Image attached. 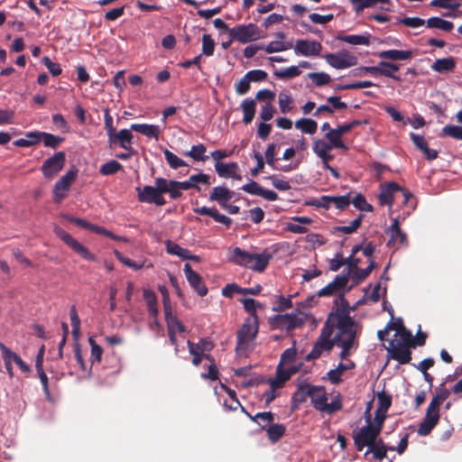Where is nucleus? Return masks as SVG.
Segmentation results:
<instances>
[{
	"label": "nucleus",
	"instance_id": "1",
	"mask_svg": "<svg viewBox=\"0 0 462 462\" xmlns=\"http://www.w3.org/2000/svg\"><path fill=\"white\" fill-rule=\"evenodd\" d=\"M328 328L336 331L334 340L336 345H346L358 347L357 338L362 331V325L353 318L343 317L334 322H327Z\"/></svg>",
	"mask_w": 462,
	"mask_h": 462
},
{
	"label": "nucleus",
	"instance_id": "2",
	"mask_svg": "<svg viewBox=\"0 0 462 462\" xmlns=\"http://www.w3.org/2000/svg\"><path fill=\"white\" fill-rule=\"evenodd\" d=\"M272 258L273 254L268 249H264L261 254H251L236 247L232 252L230 260L236 264L262 273L266 269Z\"/></svg>",
	"mask_w": 462,
	"mask_h": 462
},
{
	"label": "nucleus",
	"instance_id": "3",
	"mask_svg": "<svg viewBox=\"0 0 462 462\" xmlns=\"http://www.w3.org/2000/svg\"><path fill=\"white\" fill-rule=\"evenodd\" d=\"M311 392L310 398L311 404L317 411L333 414L342 409V399L339 393L335 396L331 402L328 403V396L324 386L313 385Z\"/></svg>",
	"mask_w": 462,
	"mask_h": 462
},
{
	"label": "nucleus",
	"instance_id": "4",
	"mask_svg": "<svg viewBox=\"0 0 462 462\" xmlns=\"http://www.w3.org/2000/svg\"><path fill=\"white\" fill-rule=\"evenodd\" d=\"M259 331L258 317L247 318L236 333V352L243 351L249 341L254 340Z\"/></svg>",
	"mask_w": 462,
	"mask_h": 462
},
{
	"label": "nucleus",
	"instance_id": "5",
	"mask_svg": "<svg viewBox=\"0 0 462 462\" xmlns=\"http://www.w3.org/2000/svg\"><path fill=\"white\" fill-rule=\"evenodd\" d=\"M332 337V329L328 328L327 322H325L324 327L321 329V333L315 342L313 348L307 355L306 360H314L320 357L324 351L329 352L332 350L333 346H336V342L334 337Z\"/></svg>",
	"mask_w": 462,
	"mask_h": 462
},
{
	"label": "nucleus",
	"instance_id": "6",
	"mask_svg": "<svg viewBox=\"0 0 462 462\" xmlns=\"http://www.w3.org/2000/svg\"><path fill=\"white\" fill-rule=\"evenodd\" d=\"M229 36L240 43H248L259 40L261 31L254 23L238 24L229 30Z\"/></svg>",
	"mask_w": 462,
	"mask_h": 462
},
{
	"label": "nucleus",
	"instance_id": "7",
	"mask_svg": "<svg viewBox=\"0 0 462 462\" xmlns=\"http://www.w3.org/2000/svg\"><path fill=\"white\" fill-rule=\"evenodd\" d=\"M161 177L155 179V186H144L143 189L136 188L138 200L142 203H153L157 206H163L166 200L162 196Z\"/></svg>",
	"mask_w": 462,
	"mask_h": 462
},
{
	"label": "nucleus",
	"instance_id": "8",
	"mask_svg": "<svg viewBox=\"0 0 462 462\" xmlns=\"http://www.w3.org/2000/svg\"><path fill=\"white\" fill-rule=\"evenodd\" d=\"M54 233L57 237L62 240L71 250L80 255L83 259L91 262H95L97 260L96 256L90 253L85 245H81L78 240H76L72 236H70L61 227L56 226L54 228Z\"/></svg>",
	"mask_w": 462,
	"mask_h": 462
},
{
	"label": "nucleus",
	"instance_id": "9",
	"mask_svg": "<svg viewBox=\"0 0 462 462\" xmlns=\"http://www.w3.org/2000/svg\"><path fill=\"white\" fill-rule=\"evenodd\" d=\"M380 433L369 424L360 428L357 432H354L353 440L356 450L362 451L365 447L371 448L372 445L374 444V440L380 436Z\"/></svg>",
	"mask_w": 462,
	"mask_h": 462
},
{
	"label": "nucleus",
	"instance_id": "10",
	"mask_svg": "<svg viewBox=\"0 0 462 462\" xmlns=\"http://www.w3.org/2000/svg\"><path fill=\"white\" fill-rule=\"evenodd\" d=\"M323 58L328 64L337 69H347L356 66L358 62L357 57L346 50H342L337 53L325 54Z\"/></svg>",
	"mask_w": 462,
	"mask_h": 462
},
{
	"label": "nucleus",
	"instance_id": "11",
	"mask_svg": "<svg viewBox=\"0 0 462 462\" xmlns=\"http://www.w3.org/2000/svg\"><path fill=\"white\" fill-rule=\"evenodd\" d=\"M304 321L295 314H277L269 319L272 329H286L288 331L300 328Z\"/></svg>",
	"mask_w": 462,
	"mask_h": 462
},
{
	"label": "nucleus",
	"instance_id": "12",
	"mask_svg": "<svg viewBox=\"0 0 462 462\" xmlns=\"http://www.w3.org/2000/svg\"><path fill=\"white\" fill-rule=\"evenodd\" d=\"M439 416V407L435 402H430L426 409L425 416L419 424L418 434L420 436H428L438 424Z\"/></svg>",
	"mask_w": 462,
	"mask_h": 462
},
{
	"label": "nucleus",
	"instance_id": "13",
	"mask_svg": "<svg viewBox=\"0 0 462 462\" xmlns=\"http://www.w3.org/2000/svg\"><path fill=\"white\" fill-rule=\"evenodd\" d=\"M439 416V407L435 402H430L426 409L425 416L419 424L418 434L420 436H428L438 424Z\"/></svg>",
	"mask_w": 462,
	"mask_h": 462
},
{
	"label": "nucleus",
	"instance_id": "14",
	"mask_svg": "<svg viewBox=\"0 0 462 462\" xmlns=\"http://www.w3.org/2000/svg\"><path fill=\"white\" fill-rule=\"evenodd\" d=\"M78 175V170L72 168L69 170L54 185L53 198L57 203L61 202L67 195L71 184L75 181Z\"/></svg>",
	"mask_w": 462,
	"mask_h": 462
},
{
	"label": "nucleus",
	"instance_id": "15",
	"mask_svg": "<svg viewBox=\"0 0 462 462\" xmlns=\"http://www.w3.org/2000/svg\"><path fill=\"white\" fill-rule=\"evenodd\" d=\"M65 161L66 154L64 152H58L48 158L42 166L43 176L47 179H52L63 169Z\"/></svg>",
	"mask_w": 462,
	"mask_h": 462
},
{
	"label": "nucleus",
	"instance_id": "16",
	"mask_svg": "<svg viewBox=\"0 0 462 462\" xmlns=\"http://www.w3.org/2000/svg\"><path fill=\"white\" fill-rule=\"evenodd\" d=\"M184 273L189 285L200 297H204L208 294V288L203 282L201 276L195 271L192 270L189 263H185Z\"/></svg>",
	"mask_w": 462,
	"mask_h": 462
},
{
	"label": "nucleus",
	"instance_id": "17",
	"mask_svg": "<svg viewBox=\"0 0 462 462\" xmlns=\"http://www.w3.org/2000/svg\"><path fill=\"white\" fill-rule=\"evenodd\" d=\"M354 310V308L349 306L347 300L343 295H340V297L335 300V307H333L332 310L328 314L326 322H334L339 319V317L343 318L346 316L347 318H352L350 316V311Z\"/></svg>",
	"mask_w": 462,
	"mask_h": 462
},
{
	"label": "nucleus",
	"instance_id": "18",
	"mask_svg": "<svg viewBox=\"0 0 462 462\" xmlns=\"http://www.w3.org/2000/svg\"><path fill=\"white\" fill-rule=\"evenodd\" d=\"M322 50V45L317 41L298 40L294 46L296 54L302 56H318Z\"/></svg>",
	"mask_w": 462,
	"mask_h": 462
},
{
	"label": "nucleus",
	"instance_id": "19",
	"mask_svg": "<svg viewBox=\"0 0 462 462\" xmlns=\"http://www.w3.org/2000/svg\"><path fill=\"white\" fill-rule=\"evenodd\" d=\"M401 186L396 182L391 181L381 185V190L378 195V200L381 206L387 205L392 207L394 201V196L399 193Z\"/></svg>",
	"mask_w": 462,
	"mask_h": 462
},
{
	"label": "nucleus",
	"instance_id": "20",
	"mask_svg": "<svg viewBox=\"0 0 462 462\" xmlns=\"http://www.w3.org/2000/svg\"><path fill=\"white\" fill-rule=\"evenodd\" d=\"M347 283V275H337L331 282L318 291V295L319 297L332 296L344 291Z\"/></svg>",
	"mask_w": 462,
	"mask_h": 462
},
{
	"label": "nucleus",
	"instance_id": "21",
	"mask_svg": "<svg viewBox=\"0 0 462 462\" xmlns=\"http://www.w3.org/2000/svg\"><path fill=\"white\" fill-rule=\"evenodd\" d=\"M130 129H122L115 132L108 137L109 146L119 145L125 150H130L132 147V141L134 138Z\"/></svg>",
	"mask_w": 462,
	"mask_h": 462
},
{
	"label": "nucleus",
	"instance_id": "22",
	"mask_svg": "<svg viewBox=\"0 0 462 462\" xmlns=\"http://www.w3.org/2000/svg\"><path fill=\"white\" fill-rule=\"evenodd\" d=\"M241 189L248 194L261 196L269 201H275L278 199L276 192L263 189L254 180H251L249 183L245 184L242 186Z\"/></svg>",
	"mask_w": 462,
	"mask_h": 462
},
{
	"label": "nucleus",
	"instance_id": "23",
	"mask_svg": "<svg viewBox=\"0 0 462 462\" xmlns=\"http://www.w3.org/2000/svg\"><path fill=\"white\" fill-rule=\"evenodd\" d=\"M391 349H389L388 351L393 359L398 361L401 365L409 364L411 362V346L397 344L394 343V341H391Z\"/></svg>",
	"mask_w": 462,
	"mask_h": 462
},
{
	"label": "nucleus",
	"instance_id": "24",
	"mask_svg": "<svg viewBox=\"0 0 462 462\" xmlns=\"http://www.w3.org/2000/svg\"><path fill=\"white\" fill-rule=\"evenodd\" d=\"M166 252L169 254L176 255L182 260H192L195 262L199 261V257L198 255L192 254L189 250L181 247L180 245L167 240L165 242Z\"/></svg>",
	"mask_w": 462,
	"mask_h": 462
},
{
	"label": "nucleus",
	"instance_id": "25",
	"mask_svg": "<svg viewBox=\"0 0 462 462\" xmlns=\"http://www.w3.org/2000/svg\"><path fill=\"white\" fill-rule=\"evenodd\" d=\"M233 198V192L224 186H217L213 188L209 200L217 201L222 208H226V202H228Z\"/></svg>",
	"mask_w": 462,
	"mask_h": 462
},
{
	"label": "nucleus",
	"instance_id": "26",
	"mask_svg": "<svg viewBox=\"0 0 462 462\" xmlns=\"http://www.w3.org/2000/svg\"><path fill=\"white\" fill-rule=\"evenodd\" d=\"M390 239L387 243L388 246H392L394 244L398 243L400 245H407V236L403 233L400 226L399 222L395 219L390 226L389 229Z\"/></svg>",
	"mask_w": 462,
	"mask_h": 462
},
{
	"label": "nucleus",
	"instance_id": "27",
	"mask_svg": "<svg viewBox=\"0 0 462 462\" xmlns=\"http://www.w3.org/2000/svg\"><path fill=\"white\" fill-rule=\"evenodd\" d=\"M242 411L252 421L258 424L262 430H266L274 420V414L271 411L258 412L255 415H251L244 407H242Z\"/></svg>",
	"mask_w": 462,
	"mask_h": 462
},
{
	"label": "nucleus",
	"instance_id": "28",
	"mask_svg": "<svg viewBox=\"0 0 462 462\" xmlns=\"http://www.w3.org/2000/svg\"><path fill=\"white\" fill-rule=\"evenodd\" d=\"M312 389V384L307 383L299 384L297 391L293 393L291 397L293 408H297L300 403L304 402L307 400V397H310V395H311Z\"/></svg>",
	"mask_w": 462,
	"mask_h": 462
},
{
	"label": "nucleus",
	"instance_id": "29",
	"mask_svg": "<svg viewBox=\"0 0 462 462\" xmlns=\"http://www.w3.org/2000/svg\"><path fill=\"white\" fill-rule=\"evenodd\" d=\"M413 56L411 51L406 50H388L383 51L378 53V57L383 60H407Z\"/></svg>",
	"mask_w": 462,
	"mask_h": 462
},
{
	"label": "nucleus",
	"instance_id": "30",
	"mask_svg": "<svg viewBox=\"0 0 462 462\" xmlns=\"http://www.w3.org/2000/svg\"><path fill=\"white\" fill-rule=\"evenodd\" d=\"M332 149L328 143L323 140H316L313 143V152L322 160L323 164H327L333 160V155L328 153V151Z\"/></svg>",
	"mask_w": 462,
	"mask_h": 462
},
{
	"label": "nucleus",
	"instance_id": "31",
	"mask_svg": "<svg viewBox=\"0 0 462 462\" xmlns=\"http://www.w3.org/2000/svg\"><path fill=\"white\" fill-rule=\"evenodd\" d=\"M130 130L140 133L147 137L154 138L155 140L159 139L161 132L158 125L147 124H133L130 126Z\"/></svg>",
	"mask_w": 462,
	"mask_h": 462
},
{
	"label": "nucleus",
	"instance_id": "32",
	"mask_svg": "<svg viewBox=\"0 0 462 462\" xmlns=\"http://www.w3.org/2000/svg\"><path fill=\"white\" fill-rule=\"evenodd\" d=\"M456 67V60L453 57L438 59L430 66L433 71L445 73L452 71Z\"/></svg>",
	"mask_w": 462,
	"mask_h": 462
},
{
	"label": "nucleus",
	"instance_id": "33",
	"mask_svg": "<svg viewBox=\"0 0 462 462\" xmlns=\"http://www.w3.org/2000/svg\"><path fill=\"white\" fill-rule=\"evenodd\" d=\"M160 184H162V193H169L172 199H178L181 198L182 191L179 189L177 180H166L161 177Z\"/></svg>",
	"mask_w": 462,
	"mask_h": 462
},
{
	"label": "nucleus",
	"instance_id": "34",
	"mask_svg": "<svg viewBox=\"0 0 462 462\" xmlns=\"http://www.w3.org/2000/svg\"><path fill=\"white\" fill-rule=\"evenodd\" d=\"M354 367L355 363L353 362H349L348 364L339 363L337 368L328 371V377L332 383H338L341 382L343 373Z\"/></svg>",
	"mask_w": 462,
	"mask_h": 462
},
{
	"label": "nucleus",
	"instance_id": "35",
	"mask_svg": "<svg viewBox=\"0 0 462 462\" xmlns=\"http://www.w3.org/2000/svg\"><path fill=\"white\" fill-rule=\"evenodd\" d=\"M377 267V264L373 259L369 260V264L365 269H359L357 268L356 272H354V273L351 276L352 281L356 285L361 283L364 282L372 273L374 269Z\"/></svg>",
	"mask_w": 462,
	"mask_h": 462
},
{
	"label": "nucleus",
	"instance_id": "36",
	"mask_svg": "<svg viewBox=\"0 0 462 462\" xmlns=\"http://www.w3.org/2000/svg\"><path fill=\"white\" fill-rule=\"evenodd\" d=\"M238 170L239 166L235 162L229 163L215 162V171L221 178H229L230 175H233L234 171Z\"/></svg>",
	"mask_w": 462,
	"mask_h": 462
},
{
	"label": "nucleus",
	"instance_id": "37",
	"mask_svg": "<svg viewBox=\"0 0 462 462\" xmlns=\"http://www.w3.org/2000/svg\"><path fill=\"white\" fill-rule=\"evenodd\" d=\"M337 39L352 45H370V35H338Z\"/></svg>",
	"mask_w": 462,
	"mask_h": 462
},
{
	"label": "nucleus",
	"instance_id": "38",
	"mask_svg": "<svg viewBox=\"0 0 462 462\" xmlns=\"http://www.w3.org/2000/svg\"><path fill=\"white\" fill-rule=\"evenodd\" d=\"M206 151V145L203 143H199L197 145H192L191 149L189 152H183V155L189 156L197 162H205L208 158L207 155H205Z\"/></svg>",
	"mask_w": 462,
	"mask_h": 462
},
{
	"label": "nucleus",
	"instance_id": "39",
	"mask_svg": "<svg viewBox=\"0 0 462 462\" xmlns=\"http://www.w3.org/2000/svg\"><path fill=\"white\" fill-rule=\"evenodd\" d=\"M241 107L244 113L243 122L248 125L253 121L255 115V102L253 99H245Z\"/></svg>",
	"mask_w": 462,
	"mask_h": 462
},
{
	"label": "nucleus",
	"instance_id": "40",
	"mask_svg": "<svg viewBox=\"0 0 462 462\" xmlns=\"http://www.w3.org/2000/svg\"><path fill=\"white\" fill-rule=\"evenodd\" d=\"M286 428L282 424H271L267 429V437L269 440L273 443L280 440L282 436L285 434Z\"/></svg>",
	"mask_w": 462,
	"mask_h": 462
},
{
	"label": "nucleus",
	"instance_id": "41",
	"mask_svg": "<svg viewBox=\"0 0 462 462\" xmlns=\"http://www.w3.org/2000/svg\"><path fill=\"white\" fill-rule=\"evenodd\" d=\"M295 127L305 134H313L317 132L318 124L313 119L301 118L295 122Z\"/></svg>",
	"mask_w": 462,
	"mask_h": 462
},
{
	"label": "nucleus",
	"instance_id": "42",
	"mask_svg": "<svg viewBox=\"0 0 462 462\" xmlns=\"http://www.w3.org/2000/svg\"><path fill=\"white\" fill-rule=\"evenodd\" d=\"M426 23L429 28H437L444 32H450L454 27V24L451 22L441 19L437 16L430 17V19L427 20Z\"/></svg>",
	"mask_w": 462,
	"mask_h": 462
},
{
	"label": "nucleus",
	"instance_id": "43",
	"mask_svg": "<svg viewBox=\"0 0 462 462\" xmlns=\"http://www.w3.org/2000/svg\"><path fill=\"white\" fill-rule=\"evenodd\" d=\"M325 137L329 141L330 146L332 148H337L342 150H347V146L343 143L342 136L335 129L329 130Z\"/></svg>",
	"mask_w": 462,
	"mask_h": 462
},
{
	"label": "nucleus",
	"instance_id": "44",
	"mask_svg": "<svg viewBox=\"0 0 462 462\" xmlns=\"http://www.w3.org/2000/svg\"><path fill=\"white\" fill-rule=\"evenodd\" d=\"M143 299L147 304L148 311L152 316H157V297L156 294L150 290L143 291Z\"/></svg>",
	"mask_w": 462,
	"mask_h": 462
},
{
	"label": "nucleus",
	"instance_id": "45",
	"mask_svg": "<svg viewBox=\"0 0 462 462\" xmlns=\"http://www.w3.org/2000/svg\"><path fill=\"white\" fill-rule=\"evenodd\" d=\"M439 136H448L455 140H462V126L455 125H447L442 128Z\"/></svg>",
	"mask_w": 462,
	"mask_h": 462
},
{
	"label": "nucleus",
	"instance_id": "46",
	"mask_svg": "<svg viewBox=\"0 0 462 462\" xmlns=\"http://www.w3.org/2000/svg\"><path fill=\"white\" fill-rule=\"evenodd\" d=\"M292 47L291 42L273 41L263 49L267 53H274L290 50Z\"/></svg>",
	"mask_w": 462,
	"mask_h": 462
},
{
	"label": "nucleus",
	"instance_id": "47",
	"mask_svg": "<svg viewBox=\"0 0 462 462\" xmlns=\"http://www.w3.org/2000/svg\"><path fill=\"white\" fill-rule=\"evenodd\" d=\"M380 65L382 66V71L387 73L386 75H383L384 77L391 78L395 81H402V78L394 74V72L400 69L399 64L387 61H380Z\"/></svg>",
	"mask_w": 462,
	"mask_h": 462
},
{
	"label": "nucleus",
	"instance_id": "48",
	"mask_svg": "<svg viewBox=\"0 0 462 462\" xmlns=\"http://www.w3.org/2000/svg\"><path fill=\"white\" fill-rule=\"evenodd\" d=\"M446 382H443L439 384L438 388H436V394L431 399L430 402L434 403L440 407L442 402L447 400L450 395V391L445 386Z\"/></svg>",
	"mask_w": 462,
	"mask_h": 462
},
{
	"label": "nucleus",
	"instance_id": "49",
	"mask_svg": "<svg viewBox=\"0 0 462 462\" xmlns=\"http://www.w3.org/2000/svg\"><path fill=\"white\" fill-rule=\"evenodd\" d=\"M122 169H123V166H122L121 163H119L116 160H111V161L104 163L100 167L99 172H100V174H102L104 176H109V175L116 174V172H118Z\"/></svg>",
	"mask_w": 462,
	"mask_h": 462
},
{
	"label": "nucleus",
	"instance_id": "50",
	"mask_svg": "<svg viewBox=\"0 0 462 462\" xmlns=\"http://www.w3.org/2000/svg\"><path fill=\"white\" fill-rule=\"evenodd\" d=\"M298 372V368L296 366H290L285 368L283 365L278 364L276 368V375L279 377L282 383H286L289 381L294 374Z\"/></svg>",
	"mask_w": 462,
	"mask_h": 462
},
{
	"label": "nucleus",
	"instance_id": "51",
	"mask_svg": "<svg viewBox=\"0 0 462 462\" xmlns=\"http://www.w3.org/2000/svg\"><path fill=\"white\" fill-rule=\"evenodd\" d=\"M164 157L170 167L173 170H177L180 167L188 166V164L180 158H179L176 154H174L170 150H164L163 152Z\"/></svg>",
	"mask_w": 462,
	"mask_h": 462
},
{
	"label": "nucleus",
	"instance_id": "52",
	"mask_svg": "<svg viewBox=\"0 0 462 462\" xmlns=\"http://www.w3.org/2000/svg\"><path fill=\"white\" fill-rule=\"evenodd\" d=\"M363 215L354 219L349 226H337L333 228L334 233L339 232L344 234H352L356 232L362 224Z\"/></svg>",
	"mask_w": 462,
	"mask_h": 462
},
{
	"label": "nucleus",
	"instance_id": "53",
	"mask_svg": "<svg viewBox=\"0 0 462 462\" xmlns=\"http://www.w3.org/2000/svg\"><path fill=\"white\" fill-rule=\"evenodd\" d=\"M70 322L72 327V336L75 340H78L80 333V319L78 315L76 307L73 305L69 310Z\"/></svg>",
	"mask_w": 462,
	"mask_h": 462
},
{
	"label": "nucleus",
	"instance_id": "54",
	"mask_svg": "<svg viewBox=\"0 0 462 462\" xmlns=\"http://www.w3.org/2000/svg\"><path fill=\"white\" fill-rule=\"evenodd\" d=\"M42 141L44 146L52 149H57L60 144L64 141L63 137L56 136L52 134L43 132Z\"/></svg>",
	"mask_w": 462,
	"mask_h": 462
},
{
	"label": "nucleus",
	"instance_id": "55",
	"mask_svg": "<svg viewBox=\"0 0 462 462\" xmlns=\"http://www.w3.org/2000/svg\"><path fill=\"white\" fill-rule=\"evenodd\" d=\"M300 74L301 70L297 66H291L282 70H276L274 72V76L281 79L296 78Z\"/></svg>",
	"mask_w": 462,
	"mask_h": 462
},
{
	"label": "nucleus",
	"instance_id": "56",
	"mask_svg": "<svg viewBox=\"0 0 462 462\" xmlns=\"http://www.w3.org/2000/svg\"><path fill=\"white\" fill-rule=\"evenodd\" d=\"M293 99L288 92L282 91L279 94V107L282 113L286 114L292 106Z\"/></svg>",
	"mask_w": 462,
	"mask_h": 462
},
{
	"label": "nucleus",
	"instance_id": "57",
	"mask_svg": "<svg viewBox=\"0 0 462 462\" xmlns=\"http://www.w3.org/2000/svg\"><path fill=\"white\" fill-rule=\"evenodd\" d=\"M377 401L378 407L376 410H379V411L387 412L392 405V396L386 393L384 391H382L377 393Z\"/></svg>",
	"mask_w": 462,
	"mask_h": 462
},
{
	"label": "nucleus",
	"instance_id": "58",
	"mask_svg": "<svg viewBox=\"0 0 462 462\" xmlns=\"http://www.w3.org/2000/svg\"><path fill=\"white\" fill-rule=\"evenodd\" d=\"M241 301L245 311L250 314L249 318L258 317L256 313V309L262 308V304L260 302L256 301L254 299L252 298L243 299Z\"/></svg>",
	"mask_w": 462,
	"mask_h": 462
},
{
	"label": "nucleus",
	"instance_id": "59",
	"mask_svg": "<svg viewBox=\"0 0 462 462\" xmlns=\"http://www.w3.org/2000/svg\"><path fill=\"white\" fill-rule=\"evenodd\" d=\"M308 77L317 87L327 85L331 81L330 76L325 72H311L308 74Z\"/></svg>",
	"mask_w": 462,
	"mask_h": 462
},
{
	"label": "nucleus",
	"instance_id": "60",
	"mask_svg": "<svg viewBox=\"0 0 462 462\" xmlns=\"http://www.w3.org/2000/svg\"><path fill=\"white\" fill-rule=\"evenodd\" d=\"M215 51V42L209 34L202 36V55L212 56Z\"/></svg>",
	"mask_w": 462,
	"mask_h": 462
},
{
	"label": "nucleus",
	"instance_id": "61",
	"mask_svg": "<svg viewBox=\"0 0 462 462\" xmlns=\"http://www.w3.org/2000/svg\"><path fill=\"white\" fill-rule=\"evenodd\" d=\"M396 336L400 337V339L397 340L395 343L401 344L403 346H408L411 347H415L414 344V337L410 330H408L406 328L402 330L400 333H398Z\"/></svg>",
	"mask_w": 462,
	"mask_h": 462
},
{
	"label": "nucleus",
	"instance_id": "62",
	"mask_svg": "<svg viewBox=\"0 0 462 462\" xmlns=\"http://www.w3.org/2000/svg\"><path fill=\"white\" fill-rule=\"evenodd\" d=\"M166 322L168 328H172L173 330H178L180 333L185 332V326L181 323V321L176 317L172 316L166 310Z\"/></svg>",
	"mask_w": 462,
	"mask_h": 462
},
{
	"label": "nucleus",
	"instance_id": "63",
	"mask_svg": "<svg viewBox=\"0 0 462 462\" xmlns=\"http://www.w3.org/2000/svg\"><path fill=\"white\" fill-rule=\"evenodd\" d=\"M353 205L355 208L361 211H366L371 212L373 211V206L369 204L365 198L362 194H357L354 199L352 200Z\"/></svg>",
	"mask_w": 462,
	"mask_h": 462
},
{
	"label": "nucleus",
	"instance_id": "64",
	"mask_svg": "<svg viewBox=\"0 0 462 462\" xmlns=\"http://www.w3.org/2000/svg\"><path fill=\"white\" fill-rule=\"evenodd\" d=\"M42 63L48 69L53 77H57L62 72L60 65L59 63L53 62L48 56H44L42 59Z\"/></svg>",
	"mask_w": 462,
	"mask_h": 462
}]
</instances>
